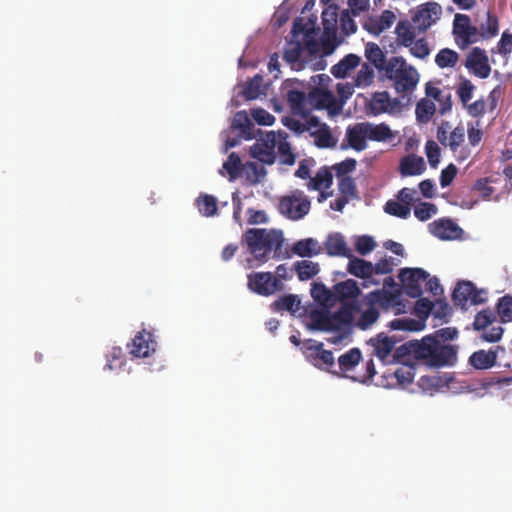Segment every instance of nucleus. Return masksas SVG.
<instances>
[{"label":"nucleus","instance_id":"f257e3e1","mask_svg":"<svg viewBox=\"0 0 512 512\" xmlns=\"http://www.w3.org/2000/svg\"><path fill=\"white\" fill-rule=\"evenodd\" d=\"M458 346L442 343L433 336H425L418 346V361L430 368L454 366L457 362Z\"/></svg>","mask_w":512,"mask_h":512},{"label":"nucleus","instance_id":"f03ea898","mask_svg":"<svg viewBox=\"0 0 512 512\" xmlns=\"http://www.w3.org/2000/svg\"><path fill=\"white\" fill-rule=\"evenodd\" d=\"M242 243L248 251L260 261H265L267 254L280 251L283 246L281 231L265 228H250L242 235Z\"/></svg>","mask_w":512,"mask_h":512},{"label":"nucleus","instance_id":"7ed1b4c3","mask_svg":"<svg viewBox=\"0 0 512 512\" xmlns=\"http://www.w3.org/2000/svg\"><path fill=\"white\" fill-rule=\"evenodd\" d=\"M383 73L386 79L392 81L395 91L403 96L412 93L420 79L417 69L402 56L389 58Z\"/></svg>","mask_w":512,"mask_h":512},{"label":"nucleus","instance_id":"20e7f679","mask_svg":"<svg viewBox=\"0 0 512 512\" xmlns=\"http://www.w3.org/2000/svg\"><path fill=\"white\" fill-rule=\"evenodd\" d=\"M310 208L311 202L301 190L292 191L290 195L283 196L279 201L280 213L293 221L304 218Z\"/></svg>","mask_w":512,"mask_h":512},{"label":"nucleus","instance_id":"39448f33","mask_svg":"<svg viewBox=\"0 0 512 512\" xmlns=\"http://www.w3.org/2000/svg\"><path fill=\"white\" fill-rule=\"evenodd\" d=\"M465 134L463 124L460 123L452 128L449 121L443 120L437 127L436 138L442 146L456 153L465 142Z\"/></svg>","mask_w":512,"mask_h":512},{"label":"nucleus","instance_id":"423d86ee","mask_svg":"<svg viewBox=\"0 0 512 512\" xmlns=\"http://www.w3.org/2000/svg\"><path fill=\"white\" fill-rule=\"evenodd\" d=\"M478 28L471 24L466 14H456L453 20V35L457 46L464 50L478 41Z\"/></svg>","mask_w":512,"mask_h":512},{"label":"nucleus","instance_id":"0eeeda50","mask_svg":"<svg viewBox=\"0 0 512 512\" xmlns=\"http://www.w3.org/2000/svg\"><path fill=\"white\" fill-rule=\"evenodd\" d=\"M428 277L429 273L422 268H402L398 275L405 293L412 298H419L422 295L421 284Z\"/></svg>","mask_w":512,"mask_h":512},{"label":"nucleus","instance_id":"6e6552de","mask_svg":"<svg viewBox=\"0 0 512 512\" xmlns=\"http://www.w3.org/2000/svg\"><path fill=\"white\" fill-rule=\"evenodd\" d=\"M248 288L262 296H269L282 288L281 281L271 272H255L248 275Z\"/></svg>","mask_w":512,"mask_h":512},{"label":"nucleus","instance_id":"1a4fd4ad","mask_svg":"<svg viewBox=\"0 0 512 512\" xmlns=\"http://www.w3.org/2000/svg\"><path fill=\"white\" fill-rule=\"evenodd\" d=\"M442 15V7L437 2L421 4L412 16V21L420 31H426L435 24Z\"/></svg>","mask_w":512,"mask_h":512},{"label":"nucleus","instance_id":"9d476101","mask_svg":"<svg viewBox=\"0 0 512 512\" xmlns=\"http://www.w3.org/2000/svg\"><path fill=\"white\" fill-rule=\"evenodd\" d=\"M276 134L267 132L251 147V156L262 163L273 164L275 162Z\"/></svg>","mask_w":512,"mask_h":512},{"label":"nucleus","instance_id":"9b49d317","mask_svg":"<svg viewBox=\"0 0 512 512\" xmlns=\"http://www.w3.org/2000/svg\"><path fill=\"white\" fill-rule=\"evenodd\" d=\"M308 106L310 111L312 109H328L331 113H338L341 110V105L334 94L320 88H315L308 94Z\"/></svg>","mask_w":512,"mask_h":512},{"label":"nucleus","instance_id":"f8f14e48","mask_svg":"<svg viewBox=\"0 0 512 512\" xmlns=\"http://www.w3.org/2000/svg\"><path fill=\"white\" fill-rule=\"evenodd\" d=\"M465 66L471 70L474 75L482 79L489 77L491 73L488 56L485 50L480 47L471 49L467 56Z\"/></svg>","mask_w":512,"mask_h":512},{"label":"nucleus","instance_id":"ddd939ff","mask_svg":"<svg viewBox=\"0 0 512 512\" xmlns=\"http://www.w3.org/2000/svg\"><path fill=\"white\" fill-rule=\"evenodd\" d=\"M349 262L347 265V271L351 275L361 278L364 280L363 286L368 287L369 285H378L379 281L373 279L372 276V263L362 258H357L351 254L348 257Z\"/></svg>","mask_w":512,"mask_h":512},{"label":"nucleus","instance_id":"4468645a","mask_svg":"<svg viewBox=\"0 0 512 512\" xmlns=\"http://www.w3.org/2000/svg\"><path fill=\"white\" fill-rule=\"evenodd\" d=\"M304 344L307 350L312 351L310 357L313 358L315 366L326 370H331L334 367L333 353L330 350L323 349L322 342L308 339Z\"/></svg>","mask_w":512,"mask_h":512},{"label":"nucleus","instance_id":"2eb2a0df","mask_svg":"<svg viewBox=\"0 0 512 512\" xmlns=\"http://www.w3.org/2000/svg\"><path fill=\"white\" fill-rule=\"evenodd\" d=\"M429 231L441 240H454L461 236L462 229L451 219L442 218L428 225Z\"/></svg>","mask_w":512,"mask_h":512},{"label":"nucleus","instance_id":"dca6fc26","mask_svg":"<svg viewBox=\"0 0 512 512\" xmlns=\"http://www.w3.org/2000/svg\"><path fill=\"white\" fill-rule=\"evenodd\" d=\"M130 353L138 358H145L154 352L156 349V342L153 340V336L150 332L142 330L138 332L130 345Z\"/></svg>","mask_w":512,"mask_h":512},{"label":"nucleus","instance_id":"f3484780","mask_svg":"<svg viewBox=\"0 0 512 512\" xmlns=\"http://www.w3.org/2000/svg\"><path fill=\"white\" fill-rule=\"evenodd\" d=\"M499 351L504 352V348L496 346L494 349L490 350H477L470 355L468 363L477 370L490 369L495 366Z\"/></svg>","mask_w":512,"mask_h":512},{"label":"nucleus","instance_id":"a211bd4d","mask_svg":"<svg viewBox=\"0 0 512 512\" xmlns=\"http://www.w3.org/2000/svg\"><path fill=\"white\" fill-rule=\"evenodd\" d=\"M401 292L399 289L387 291L385 289L370 292L365 297L366 304L379 305L383 309H389L400 303Z\"/></svg>","mask_w":512,"mask_h":512},{"label":"nucleus","instance_id":"6ab92c4d","mask_svg":"<svg viewBox=\"0 0 512 512\" xmlns=\"http://www.w3.org/2000/svg\"><path fill=\"white\" fill-rule=\"evenodd\" d=\"M397 340L394 337H389L384 333H379L377 336L369 340V344L373 347V353L382 362H391L389 357L395 348Z\"/></svg>","mask_w":512,"mask_h":512},{"label":"nucleus","instance_id":"aec40b11","mask_svg":"<svg viewBox=\"0 0 512 512\" xmlns=\"http://www.w3.org/2000/svg\"><path fill=\"white\" fill-rule=\"evenodd\" d=\"M396 19L395 14L390 10H384L380 16H370L366 19L363 27L370 34L378 36L389 29Z\"/></svg>","mask_w":512,"mask_h":512},{"label":"nucleus","instance_id":"412c9836","mask_svg":"<svg viewBox=\"0 0 512 512\" xmlns=\"http://www.w3.org/2000/svg\"><path fill=\"white\" fill-rule=\"evenodd\" d=\"M345 140L348 146L355 151H363L367 148V132L364 122L350 125L346 129Z\"/></svg>","mask_w":512,"mask_h":512},{"label":"nucleus","instance_id":"4be33fe9","mask_svg":"<svg viewBox=\"0 0 512 512\" xmlns=\"http://www.w3.org/2000/svg\"><path fill=\"white\" fill-rule=\"evenodd\" d=\"M360 310L358 301H348L341 303L340 308L331 313L332 323L335 326V331L341 329L343 326L350 324L353 321L354 313Z\"/></svg>","mask_w":512,"mask_h":512},{"label":"nucleus","instance_id":"5701e85b","mask_svg":"<svg viewBox=\"0 0 512 512\" xmlns=\"http://www.w3.org/2000/svg\"><path fill=\"white\" fill-rule=\"evenodd\" d=\"M334 298L341 303L348 301H357L361 291L358 284L353 279H347L334 285Z\"/></svg>","mask_w":512,"mask_h":512},{"label":"nucleus","instance_id":"b1692460","mask_svg":"<svg viewBox=\"0 0 512 512\" xmlns=\"http://www.w3.org/2000/svg\"><path fill=\"white\" fill-rule=\"evenodd\" d=\"M324 245L327 254L330 256H342L348 258L352 254L351 250L347 246L345 237L338 232L329 234Z\"/></svg>","mask_w":512,"mask_h":512},{"label":"nucleus","instance_id":"393cba45","mask_svg":"<svg viewBox=\"0 0 512 512\" xmlns=\"http://www.w3.org/2000/svg\"><path fill=\"white\" fill-rule=\"evenodd\" d=\"M286 99L293 114L306 117L310 113L305 92L291 89L287 92Z\"/></svg>","mask_w":512,"mask_h":512},{"label":"nucleus","instance_id":"a878e982","mask_svg":"<svg viewBox=\"0 0 512 512\" xmlns=\"http://www.w3.org/2000/svg\"><path fill=\"white\" fill-rule=\"evenodd\" d=\"M425 169L424 159L414 154L403 157L399 165V171L402 176L420 175Z\"/></svg>","mask_w":512,"mask_h":512},{"label":"nucleus","instance_id":"bb28decb","mask_svg":"<svg viewBox=\"0 0 512 512\" xmlns=\"http://www.w3.org/2000/svg\"><path fill=\"white\" fill-rule=\"evenodd\" d=\"M309 318V328L311 330L335 331L330 312L326 310H314L310 312Z\"/></svg>","mask_w":512,"mask_h":512},{"label":"nucleus","instance_id":"cd10ccee","mask_svg":"<svg viewBox=\"0 0 512 512\" xmlns=\"http://www.w3.org/2000/svg\"><path fill=\"white\" fill-rule=\"evenodd\" d=\"M367 132V138L370 141L385 142L391 140L394 135L390 127L386 123L374 124L364 122Z\"/></svg>","mask_w":512,"mask_h":512},{"label":"nucleus","instance_id":"c85d7f7f","mask_svg":"<svg viewBox=\"0 0 512 512\" xmlns=\"http://www.w3.org/2000/svg\"><path fill=\"white\" fill-rule=\"evenodd\" d=\"M396 43L399 46L408 47L416 38L415 29L408 20H401L395 27Z\"/></svg>","mask_w":512,"mask_h":512},{"label":"nucleus","instance_id":"c756f323","mask_svg":"<svg viewBox=\"0 0 512 512\" xmlns=\"http://www.w3.org/2000/svg\"><path fill=\"white\" fill-rule=\"evenodd\" d=\"M365 56L376 69L382 72L385 70L388 59H386L384 52L378 44L373 42L367 43L365 46Z\"/></svg>","mask_w":512,"mask_h":512},{"label":"nucleus","instance_id":"7c9ffc66","mask_svg":"<svg viewBox=\"0 0 512 512\" xmlns=\"http://www.w3.org/2000/svg\"><path fill=\"white\" fill-rule=\"evenodd\" d=\"M232 128L239 130L241 135L247 140L254 138V124L245 111H239L235 114L232 122Z\"/></svg>","mask_w":512,"mask_h":512},{"label":"nucleus","instance_id":"2f4dec72","mask_svg":"<svg viewBox=\"0 0 512 512\" xmlns=\"http://www.w3.org/2000/svg\"><path fill=\"white\" fill-rule=\"evenodd\" d=\"M338 20V6L335 4L329 5L322 12V24L324 34L327 36H335L337 32Z\"/></svg>","mask_w":512,"mask_h":512},{"label":"nucleus","instance_id":"473e14b6","mask_svg":"<svg viewBox=\"0 0 512 512\" xmlns=\"http://www.w3.org/2000/svg\"><path fill=\"white\" fill-rule=\"evenodd\" d=\"M360 60L359 56L355 54H348L337 64L332 66L331 73L336 78H344L350 70L359 65Z\"/></svg>","mask_w":512,"mask_h":512},{"label":"nucleus","instance_id":"72a5a7b5","mask_svg":"<svg viewBox=\"0 0 512 512\" xmlns=\"http://www.w3.org/2000/svg\"><path fill=\"white\" fill-rule=\"evenodd\" d=\"M333 183V175L331 171L326 168H320L314 177H311L307 187L309 190L320 191L322 189H328Z\"/></svg>","mask_w":512,"mask_h":512},{"label":"nucleus","instance_id":"f704fd0d","mask_svg":"<svg viewBox=\"0 0 512 512\" xmlns=\"http://www.w3.org/2000/svg\"><path fill=\"white\" fill-rule=\"evenodd\" d=\"M362 358L361 351L358 348H352L338 358L339 371L343 374L353 370Z\"/></svg>","mask_w":512,"mask_h":512},{"label":"nucleus","instance_id":"c9c22d12","mask_svg":"<svg viewBox=\"0 0 512 512\" xmlns=\"http://www.w3.org/2000/svg\"><path fill=\"white\" fill-rule=\"evenodd\" d=\"M474 291V285L470 281H461L459 282L453 293L452 299L456 306H460L464 308L467 302L470 300L471 294Z\"/></svg>","mask_w":512,"mask_h":512},{"label":"nucleus","instance_id":"e433bc0d","mask_svg":"<svg viewBox=\"0 0 512 512\" xmlns=\"http://www.w3.org/2000/svg\"><path fill=\"white\" fill-rule=\"evenodd\" d=\"M292 252L300 257L317 255L319 253L318 243L312 238L299 240L293 244Z\"/></svg>","mask_w":512,"mask_h":512},{"label":"nucleus","instance_id":"4c0bfd02","mask_svg":"<svg viewBox=\"0 0 512 512\" xmlns=\"http://www.w3.org/2000/svg\"><path fill=\"white\" fill-rule=\"evenodd\" d=\"M294 269L300 281H307L319 272V265L311 260H301L294 263Z\"/></svg>","mask_w":512,"mask_h":512},{"label":"nucleus","instance_id":"58836bf2","mask_svg":"<svg viewBox=\"0 0 512 512\" xmlns=\"http://www.w3.org/2000/svg\"><path fill=\"white\" fill-rule=\"evenodd\" d=\"M418 346H420V340L408 341L394 348L393 359L397 362H404L407 356H413L418 360Z\"/></svg>","mask_w":512,"mask_h":512},{"label":"nucleus","instance_id":"ea45409f","mask_svg":"<svg viewBox=\"0 0 512 512\" xmlns=\"http://www.w3.org/2000/svg\"><path fill=\"white\" fill-rule=\"evenodd\" d=\"M199 212L205 217H213L218 212L217 199L209 194H201L196 199Z\"/></svg>","mask_w":512,"mask_h":512},{"label":"nucleus","instance_id":"a19ab883","mask_svg":"<svg viewBox=\"0 0 512 512\" xmlns=\"http://www.w3.org/2000/svg\"><path fill=\"white\" fill-rule=\"evenodd\" d=\"M435 112L436 105L428 98H423L416 104V118L420 123H428Z\"/></svg>","mask_w":512,"mask_h":512},{"label":"nucleus","instance_id":"79ce46f5","mask_svg":"<svg viewBox=\"0 0 512 512\" xmlns=\"http://www.w3.org/2000/svg\"><path fill=\"white\" fill-rule=\"evenodd\" d=\"M299 306L300 300L293 294L282 296L272 304V308L275 311H289L291 313H295L299 309Z\"/></svg>","mask_w":512,"mask_h":512},{"label":"nucleus","instance_id":"37998d69","mask_svg":"<svg viewBox=\"0 0 512 512\" xmlns=\"http://www.w3.org/2000/svg\"><path fill=\"white\" fill-rule=\"evenodd\" d=\"M311 135L314 138L315 145L319 148H332L336 146V140L325 124Z\"/></svg>","mask_w":512,"mask_h":512},{"label":"nucleus","instance_id":"c03bdc74","mask_svg":"<svg viewBox=\"0 0 512 512\" xmlns=\"http://www.w3.org/2000/svg\"><path fill=\"white\" fill-rule=\"evenodd\" d=\"M263 82V77L259 74H256L253 78L247 81L243 86V96L247 100H254L259 97L261 93V86Z\"/></svg>","mask_w":512,"mask_h":512},{"label":"nucleus","instance_id":"a18cd8bd","mask_svg":"<svg viewBox=\"0 0 512 512\" xmlns=\"http://www.w3.org/2000/svg\"><path fill=\"white\" fill-rule=\"evenodd\" d=\"M242 171L251 184H257L266 174L264 167L255 162L245 163Z\"/></svg>","mask_w":512,"mask_h":512},{"label":"nucleus","instance_id":"49530a36","mask_svg":"<svg viewBox=\"0 0 512 512\" xmlns=\"http://www.w3.org/2000/svg\"><path fill=\"white\" fill-rule=\"evenodd\" d=\"M459 59V55L456 51L444 48L441 49L436 57L435 63L440 68L454 67Z\"/></svg>","mask_w":512,"mask_h":512},{"label":"nucleus","instance_id":"de8ad7c7","mask_svg":"<svg viewBox=\"0 0 512 512\" xmlns=\"http://www.w3.org/2000/svg\"><path fill=\"white\" fill-rule=\"evenodd\" d=\"M499 24L498 19L490 11L487 12V19L485 23L480 25L478 33L484 39L494 37L498 34Z\"/></svg>","mask_w":512,"mask_h":512},{"label":"nucleus","instance_id":"09e8293b","mask_svg":"<svg viewBox=\"0 0 512 512\" xmlns=\"http://www.w3.org/2000/svg\"><path fill=\"white\" fill-rule=\"evenodd\" d=\"M496 308L501 322H512V295L507 294L499 298Z\"/></svg>","mask_w":512,"mask_h":512},{"label":"nucleus","instance_id":"8fccbe9b","mask_svg":"<svg viewBox=\"0 0 512 512\" xmlns=\"http://www.w3.org/2000/svg\"><path fill=\"white\" fill-rule=\"evenodd\" d=\"M384 211L392 216L406 219L410 216L411 210L408 206L399 200H388L384 206Z\"/></svg>","mask_w":512,"mask_h":512},{"label":"nucleus","instance_id":"3c124183","mask_svg":"<svg viewBox=\"0 0 512 512\" xmlns=\"http://www.w3.org/2000/svg\"><path fill=\"white\" fill-rule=\"evenodd\" d=\"M475 85L466 78H463L456 88V94L459 97L461 104L466 106L473 97Z\"/></svg>","mask_w":512,"mask_h":512},{"label":"nucleus","instance_id":"603ef678","mask_svg":"<svg viewBox=\"0 0 512 512\" xmlns=\"http://www.w3.org/2000/svg\"><path fill=\"white\" fill-rule=\"evenodd\" d=\"M438 208L435 204L430 202H419L414 207V215L419 221H427L436 215Z\"/></svg>","mask_w":512,"mask_h":512},{"label":"nucleus","instance_id":"864d4df0","mask_svg":"<svg viewBox=\"0 0 512 512\" xmlns=\"http://www.w3.org/2000/svg\"><path fill=\"white\" fill-rule=\"evenodd\" d=\"M374 70L371 66L368 64H363L360 68V70L357 72L356 77L354 78V84L357 87H368L370 86L374 81Z\"/></svg>","mask_w":512,"mask_h":512},{"label":"nucleus","instance_id":"5fc2aeb1","mask_svg":"<svg viewBox=\"0 0 512 512\" xmlns=\"http://www.w3.org/2000/svg\"><path fill=\"white\" fill-rule=\"evenodd\" d=\"M368 308L362 312L359 320L358 327L366 330L374 324L379 318V311L374 304H367Z\"/></svg>","mask_w":512,"mask_h":512},{"label":"nucleus","instance_id":"6e6d98bb","mask_svg":"<svg viewBox=\"0 0 512 512\" xmlns=\"http://www.w3.org/2000/svg\"><path fill=\"white\" fill-rule=\"evenodd\" d=\"M276 146L278 148L281 163L285 165H293L295 163L296 157L292 152L291 146L287 142L286 137L277 140Z\"/></svg>","mask_w":512,"mask_h":512},{"label":"nucleus","instance_id":"4d7b16f0","mask_svg":"<svg viewBox=\"0 0 512 512\" xmlns=\"http://www.w3.org/2000/svg\"><path fill=\"white\" fill-rule=\"evenodd\" d=\"M311 296L318 302L328 304L334 298V293L330 291L323 283H313Z\"/></svg>","mask_w":512,"mask_h":512},{"label":"nucleus","instance_id":"13d9d810","mask_svg":"<svg viewBox=\"0 0 512 512\" xmlns=\"http://www.w3.org/2000/svg\"><path fill=\"white\" fill-rule=\"evenodd\" d=\"M390 327L394 330L420 331L423 329L424 324L411 318L395 319L390 323Z\"/></svg>","mask_w":512,"mask_h":512},{"label":"nucleus","instance_id":"bf43d9fd","mask_svg":"<svg viewBox=\"0 0 512 512\" xmlns=\"http://www.w3.org/2000/svg\"><path fill=\"white\" fill-rule=\"evenodd\" d=\"M390 97L388 92L374 94L371 101V109L374 114H381L388 111Z\"/></svg>","mask_w":512,"mask_h":512},{"label":"nucleus","instance_id":"052dcab7","mask_svg":"<svg viewBox=\"0 0 512 512\" xmlns=\"http://www.w3.org/2000/svg\"><path fill=\"white\" fill-rule=\"evenodd\" d=\"M494 182L495 181L492 177L480 178L475 181L472 188L474 191L479 192L484 200H488L495 191L491 186Z\"/></svg>","mask_w":512,"mask_h":512},{"label":"nucleus","instance_id":"680f3d73","mask_svg":"<svg viewBox=\"0 0 512 512\" xmlns=\"http://www.w3.org/2000/svg\"><path fill=\"white\" fill-rule=\"evenodd\" d=\"M302 50L300 42H288L283 52V58L286 62L294 64L300 60Z\"/></svg>","mask_w":512,"mask_h":512},{"label":"nucleus","instance_id":"e2e57ef3","mask_svg":"<svg viewBox=\"0 0 512 512\" xmlns=\"http://www.w3.org/2000/svg\"><path fill=\"white\" fill-rule=\"evenodd\" d=\"M409 52L415 58L424 60L430 54V48L425 38L415 40L411 46H408Z\"/></svg>","mask_w":512,"mask_h":512},{"label":"nucleus","instance_id":"0e129e2a","mask_svg":"<svg viewBox=\"0 0 512 512\" xmlns=\"http://www.w3.org/2000/svg\"><path fill=\"white\" fill-rule=\"evenodd\" d=\"M425 153L428 159V163L432 168H436L440 162L441 149L433 140H428L425 144Z\"/></svg>","mask_w":512,"mask_h":512},{"label":"nucleus","instance_id":"69168bd1","mask_svg":"<svg viewBox=\"0 0 512 512\" xmlns=\"http://www.w3.org/2000/svg\"><path fill=\"white\" fill-rule=\"evenodd\" d=\"M495 320V314L490 309H485L476 314L473 327L475 330H485Z\"/></svg>","mask_w":512,"mask_h":512},{"label":"nucleus","instance_id":"338daca9","mask_svg":"<svg viewBox=\"0 0 512 512\" xmlns=\"http://www.w3.org/2000/svg\"><path fill=\"white\" fill-rule=\"evenodd\" d=\"M223 168L228 172L231 179H235L242 170L240 157L232 152L224 162Z\"/></svg>","mask_w":512,"mask_h":512},{"label":"nucleus","instance_id":"774afa93","mask_svg":"<svg viewBox=\"0 0 512 512\" xmlns=\"http://www.w3.org/2000/svg\"><path fill=\"white\" fill-rule=\"evenodd\" d=\"M483 131L481 129L480 121L477 120L475 123H468L467 124V137L469 144L472 147H476L480 144V142L483 139Z\"/></svg>","mask_w":512,"mask_h":512}]
</instances>
